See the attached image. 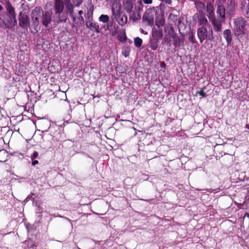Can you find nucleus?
Here are the masks:
<instances>
[{"mask_svg": "<svg viewBox=\"0 0 249 249\" xmlns=\"http://www.w3.org/2000/svg\"><path fill=\"white\" fill-rule=\"evenodd\" d=\"M245 127H246V128L249 129V124H246Z\"/></svg>", "mask_w": 249, "mask_h": 249, "instance_id": "41", "label": "nucleus"}, {"mask_svg": "<svg viewBox=\"0 0 249 249\" xmlns=\"http://www.w3.org/2000/svg\"><path fill=\"white\" fill-rule=\"evenodd\" d=\"M83 14V11L81 10H79L78 11V16H82V14Z\"/></svg>", "mask_w": 249, "mask_h": 249, "instance_id": "35", "label": "nucleus"}, {"mask_svg": "<svg viewBox=\"0 0 249 249\" xmlns=\"http://www.w3.org/2000/svg\"><path fill=\"white\" fill-rule=\"evenodd\" d=\"M143 1L145 4H151L152 3V0H143Z\"/></svg>", "mask_w": 249, "mask_h": 249, "instance_id": "34", "label": "nucleus"}, {"mask_svg": "<svg viewBox=\"0 0 249 249\" xmlns=\"http://www.w3.org/2000/svg\"><path fill=\"white\" fill-rule=\"evenodd\" d=\"M30 25L28 16L24 13H20L19 16V25L23 29L27 30Z\"/></svg>", "mask_w": 249, "mask_h": 249, "instance_id": "9", "label": "nucleus"}, {"mask_svg": "<svg viewBox=\"0 0 249 249\" xmlns=\"http://www.w3.org/2000/svg\"><path fill=\"white\" fill-rule=\"evenodd\" d=\"M17 24L16 16L6 15V18L4 20L0 18V27L11 28Z\"/></svg>", "mask_w": 249, "mask_h": 249, "instance_id": "5", "label": "nucleus"}, {"mask_svg": "<svg viewBox=\"0 0 249 249\" xmlns=\"http://www.w3.org/2000/svg\"><path fill=\"white\" fill-rule=\"evenodd\" d=\"M197 36L201 43L206 39L213 40V32L211 26L207 27H200L197 29Z\"/></svg>", "mask_w": 249, "mask_h": 249, "instance_id": "3", "label": "nucleus"}, {"mask_svg": "<svg viewBox=\"0 0 249 249\" xmlns=\"http://www.w3.org/2000/svg\"><path fill=\"white\" fill-rule=\"evenodd\" d=\"M216 14L219 19L225 20V8L222 5H219L217 6L216 9Z\"/></svg>", "mask_w": 249, "mask_h": 249, "instance_id": "18", "label": "nucleus"}, {"mask_svg": "<svg viewBox=\"0 0 249 249\" xmlns=\"http://www.w3.org/2000/svg\"><path fill=\"white\" fill-rule=\"evenodd\" d=\"M134 44L136 47L139 48L141 46L142 44V39L138 37H135L134 39Z\"/></svg>", "mask_w": 249, "mask_h": 249, "instance_id": "27", "label": "nucleus"}, {"mask_svg": "<svg viewBox=\"0 0 249 249\" xmlns=\"http://www.w3.org/2000/svg\"><path fill=\"white\" fill-rule=\"evenodd\" d=\"M93 10V5L91 0H89L87 7V12L85 14V17L86 19L88 20V21L92 20Z\"/></svg>", "mask_w": 249, "mask_h": 249, "instance_id": "15", "label": "nucleus"}, {"mask_svg": "<svg viewBox=\"0 0 249 249\" xmlns=\"http://www.w3.org/2000/svg\"><path fill=\"white\" fill-rule=\"evenodd\" d=\"M246 15L248 18H249V2L248 3V5L247 6V8H246Z\"/></svg>", "mask_w": 249, "mask_h": 249, "instance_id": "32", "label": "nucleus"}, {"mask_svg": "<svg viewBox=\"0 0 249 249\" xmlns=\"http://www.w3.org/2000/svg\"><path fill=\"white\" fill-rule=\"evenodd\" d=\"M86 27L89 28L91 31L95 32L96 33H99L101 30H104L107 31L109 29L111 25H104L100 27L98 22L93 21L92 20L90 21H87L86 23Z\"/></svg>", "mask_w": 249, "mask_h": 249, "instance_id": "4", "label": "nucleus"}, {"mask_svg": "<svg viewBox=\"0 0 249 249\" xmlns=\"http://www.w3.org/2000/svg\"><path fill=\"white\" fill-rule=\"evenodd\" d=\"M158 46V44L156 42H151L150 44V48L153 50H156Z\"/></svg>", "mask_w": 249, "mask_h": 249, "instance_id": "28", "label": "nucleus"}, {"mask_svg": "<svg viewBox=\"0 0 249 249\" xmlns=\"http://www.w3.org/2000/svg\"><path fill=\"white\" fill-rule=\"evenodd\" d=\"M107 2H111L112 0H105Z\"/></svg>", "mask_w": 249, "mask_h": 249, "instance_id": "43", "label": "nucleus"}, {"mask_svg": "<svg viewBox=\"0 0 249 249\" xmlns=\"http://www.w3.org/2000/svg\"><path fill=\"white\" fill-rule=\"evenodd\" d=\"M209 20L211 21L214 31L219 32L221 31L222 23L224 22L225 20H222L220 19H216L215 17Z\"/></svg>", "mask_w": 249, "mask_h": 249, "instance_id": "13", "label": "nucleus"}, {"mask_svg": "<svg viewBox=\"0 0 249 249\" xmlns=\"http://www.w3.org/2000/svg\"><path fill=\"white\" fill-rule=\"evenodd\" d=\"M112 18H114L121 26H124L127 21V17L123 12L112 16Z\"/></svg>", "mask_w": 249, "mask_h": 249, "instance_id": "10", "label": "nucleus"}, {"mask_svg": "<svg viewBox=\"0 0 249 249\" xmlns=\"http://www.w3.org/2000/svg\"><path fill=\"white\" fill-rule=\"evenodd\" d=\"M142 10V8L139 7L138 9L135 8L134 10H132L130 15V18L135 21L141 18L140 11Z\"/></svg>", "mask_w": 249, "mask_h": 249, "instance_id": "19", "label": "nucleus"}, {"mask_svg": "<svg viewBox=\"0 0 249 249\" xmlns=\"http://www.w3.org/2000/svg\"><path fill=\"white\" fill-rule=\"evenodd\" d=\"M196 7L197 9L200 12V13H203L202 11L205 8V4L202 2L198 1L195 3Z\"/></svg>", "mask_w": 249, "mask_h": 249, "instance_id": "25", "label": "nucleus"}, {"mask_svg": "<svg viewBox=\"0 0 249 249\" xmlns=\"http://www.w3.org/2000/svg\"><path fill=\"white\" fill-rule=\"evenodd\" d=\"M197 17L198 18V26L200 27H207L208 26H211L209 23L208 21L204 15V13H200L199 14L197 15Z\"/></svg>", "mask_w": 249, "mask_h": 249, "instance_id": "14", "label": "nucleus"}, {"mask_svg": "<svg viewBox=\"0 0 249 249\" xmlns=\"http://www.w3.org/2000/svg\"><path fill=\"white\" fill-rule=\"evenodd\" d=\"M83 0H65V5L67 12H73L74 7H78Z\"/></svg>", "mask_w": 249, "mask_h": 249, "instance_id": "7", "label": "nucleus"}, {"mask_svg": "<svg viewBox=\"0 0 249 249\" xmlns=\"http://www.w3.org/2000/svg\"><path fill=\"white\" fill-rule=\"evenodd\" d=\"M247 23L245 19L239 17L234 19L233 25V32L234 35L239 36L245 34L247 29Z\"/></svg>", "mask_w": 249, "mask_h": 249, "instance_id": "1", "label": "nucleus"}, {"mask_svg": "<svg viewBox=\"0 0 249 249\" xmlns=\"http://www.w3.org/2000/svg\"><path fill=\"white\" fill-rule=\"evenodd\" d=\"M170 30L171 36L173 37H174L175 34V32H174L173 28L172 27H171Z\"/></svg>", "mask_w": 249, "mask_h": 249, "instance_id": "33", "label": "nucleus"}, {"mask_svg": "<svg viewBox=\"0 0 249 249\" xmlns=\"http://www.w3.org/2000/svg\"><path fill=\"white\" fill-rule=\"evenodd\" d=\"M197 94H199L200 95H201L202 97H205L207 96V94L206 93H205L203 89H201L199 91H197Z\"/></svg>", "mask_w": 249, "mask_h": 249, "instance_id": "30", "label": "nucleus"}, {"mask_svg": "<svg viewBox=\"0 0 249 249\" xmlns=\"http://www.w3.org/2000/svg\"><path fill=\"white\" fill-rule=\"evenodd\" d=\"M224 37L228 43L231 42V31L229 29H226L224 31L223 33Z\"/></svg>", "mask_w": 249, "mask_h": 249, "instance_id": "23", "label": "nucleus"}, {"mask_svg": "<svg viewBox=\"0 0 249 249\" xmlns=\"http://www.w3.org/2000/svg\"><path fill=\"white\" fill-rule=\"evenodd\" d=\"M190 40L192 42V43H194V38L193 37V36H191L190 38Z\"/></svg>", "mask_w": 249, "mask_h": 249, "instance_id": "39", "label": "nucleus"}, {"mask_svg": "<svg viewBox=\"0 0 249 249\" xmlns=\"http://www.w3.org/2000/svg\"><path fill=\"white\" fill-rule=\"evenodd\" d=\"M124 9L128 13H130L133 9V0H123Z\"/></svg>", "mask_w": 249, "mask_h": 249, "instance_id": "17", "label": "nucleus"}, {"mask_svg": "<svg viewBox=\"0 0 249 249\" xmlns=\"http://www.w3.org/2000/svg\"><path fill=\"white\" fill-rule=\"evenodd\" d=\"M138 4H139V5H140V6H142V0H140L138 1Z\"/></svg>", "mask_w": 249, "mask_h": 249, "instance_id": "37", "label": "nucleus"}, {"mask_svg": "<svg viewBox=\"0 0 249 249\" xmlns=\"http://www.w3.org/2000/svg\"><path fill=\"white\" fill-rule=\"evenodd\" d=\"M118 39L121 42H125L126 41V36L124 31L121 32L118 35Z\"/></svg>", "mask_w": 249, "mask_h": 249, "instance_id": "26", "label": "nucleus"}, {"mask_svg": "<svg viewBox=\"0 0 249 249\" xmlns=\"http://www.w3.org/2000/svg\"><path fill=\"white\" fill-rule=\"evenodd\" d=\"M153 13H155V10L149 9L146 11L145 14L143 16V19L147 20L149 24H152L154 21V15Z\"/></svg>", "mask_w": 249, "mask_h": 249, "instance_id": "11", "label": "nucleus"}, {"mask_svg": "<svg viewBox=\"0 0 249 249\" xmlns=\"http://www.w3.org/2000/svg\"><path fill=\"white\" fill-rule=\"evenodd\" d=\"M54 11L57 15L58 22H66L67 19V15L63 13L64 9L65 0H54Z\"/></svg>", "mask_w": 249, "mask_h": 249, "instance_id": "2", "label": "nucleus"}, {"mask_svg": "<svg viewBox=\"0 0 249 249\" xmlns=\"http://www.w3.org/2000/svg\"><path fill=\"white\" fill-rule=\"evenodd\" d=\"M3 9V7L2 5L0 4V11H1Z\"/></svg>", "mask_w": 249, "mask_h": 249, "instance_id": "40", "label": "nucleus"}, {"mask_svg": "<svg viewBox=\"0 0 249 249\" xmlns=\"http://www.w3.org/2000/svg\"><path fill=\"white\" fill-rule=\"evenodd\" d=\"M52 21V17L50 13L46 12L42 16V23L47 27Z\"/></svg>", "mask_w": 249, "mask_h": 249, "instance_id": "20", "label": "nucleus"}, {"mask_svg": "<svg viewBox=\"0 0 249 249\" xmlns=\"http://www.w3.org/2000/svg\"><path fill=\"white\" fill-rule=\"evenodd\" d=\"M111 10L112 16L122 12V5L119 0H115L113 1Z\"/></svg>", "mask_w": 249, "mask_h": 249, "instance_id": "12", "label": "nucleus"}, {"mask_svg": "<svg viewBox=\"0 0 249 249\" xmlns=\"http://www.w3.org/2000/svg\"><path fill=\"white\" fill-rule=\"evenodd\" d=\"M98 21L104 23L105 25H109L108 21H109V17L107 15L102 14L98 18Z\"/></svg>", "mask_w": 249, "mask_h": 249, "instance_id": "22", "label": "nucleus"}, {"mask_svg": "<svg viewBox=\"0 0 249 249\" xmlns=\"http://www.w3.org/2000/svg\"><path fill=\"white\" fill-rule=\"evenodd\" d=\"M38 163V161L37 160H34L32 162V165H34V166H35V165H36V164H37Z\"/></svg>", "mask_w": 249, "mask_h": 249, "instance_id": "36", "label": "nucleus"}, {"mask_svg": "<svg viewBox=\"0 0 249 249\" xmlns=\"http://www.w3.org/2000/svg\"><path fill=\"white\" fill-rule=\"evenodd\" d=\"M208 47L209 48H211L212 47V44H211L210 45L208 46Z\"/></svg>", "mask_w": 249, "mask_h": 249, "instance_id": "42", "label": "nucleus"}, {"mask_svg": "<svg viewBox=\"0 0 249 249\" xmlns=\"http://www.w3.org/2000/svg\"><path fill=\"white\" fill-rule=\"evenodd\" d=\"M72 19V26L73 27L78 28L81 27L84 23V19L83 16L74 15L73 12H67Z\"/></svg>", "mask_w": 249, "mask_h": 249, "instance_id": "8", "label": "nucleus"}, {"mask_svg": "<svg viewBox=\"0 0 249 249\" xmlns=\"http://www.w3.org/2000/svg\"><path fill=\"white\" fill-rule=\"evenodd\" d=\"M164 23V20L162 19H160L159 20H157L156 21V24L157 26L160 27L162 26Z\"/></svg>", "mask_w": 249, "mask_h": 249, "instance_id": "29", "label": "nucleus"}, {"mask_svg": "<svg viewBox=\"0 0 249 249\" xmlns=\"http://www.w3.org/2000/svg\"><path fill=\"white\" fill-rule=\"evenodd\" d=\"M5 8L7 11V15L16 16L14 8L12 6L9 1H7L5 3Z\"/></svg>", "mask_w": 249, "mask_h": 249, "instance_id": "21", "label": "nucleus"}, {"mask_svg": "<svg viewBox=\"0 0 249 249\" xmlns=\"http://www.w3.org/2000/svg\"><path fill=\"white\" fill-rule=\"evenodd\" d=\"M206 11L207 13V17L209 19L215 17L214 7L213 4L211 2H207L206 5Z\"/></svg>", "mask_w": 249, "mask_h": 249, "instance_id": "16", "label": "nucleus"}, {"mask_svg": "<svg viewBox=\"0 0 249 249\" xmlns=\"http://www.w3.org/2000/svg\"><path fill=\"white\" fill-rule=\"evenodd\" d=\"M38 155V153L37 151H35L33 154L31 156V159L32 160L36 158Z\"/></svg>", "mask_w": 249, "mask_h": 249, "instance_id": "31", "label": "nucleus"}, {"mask_svg": "<svg viewBox=\"0 0 249 249\" xmlns=\"http://www.w3.org/2000/svg\"><path fill=\"white\" fill-rule=\"evenodd\" d=\"M166 2L168 4H171L172 3L171 0H166Z\"/></svg>", "mask_w": 249, "mask_h": 249, "instance_id": "38", "label": "nucleus"}, {"mask_svg": "<svg viewBox=\"0 0 249 249\" xmlns=\"http://www.w3.org/2000/svg\"><path fill=\"white\" fill-rule=\"evenodd\" d=\"M130 49L128 46H124L122 48V54L125 57H126L128 56L130 54Z\"/></svg>", "mask_w": 249, "mask_h": 249, "instance_id": "24", "label": "nucleus"}, {"mask_svg": "<svg viewBox=\"0 0 249 249\" xmlns=\"http://www.w3.org/2000/svg\"><path fill=\"white\" fill-rule=\"evenodd\" d=\"M43 11L40 7L37 6L32 10L31 13V18L33 24L37 26L39 24V19L43 15Z\"/></svg>", "mask_w": 249, "mask_h": 249, "instance_id": "6", "label": "nucleus"}]
</instances>
